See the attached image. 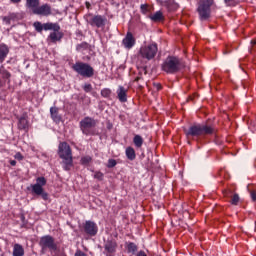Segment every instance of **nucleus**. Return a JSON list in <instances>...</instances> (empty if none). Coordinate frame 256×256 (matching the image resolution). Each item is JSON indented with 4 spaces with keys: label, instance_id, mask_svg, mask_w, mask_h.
Wrapping results in <instances>:
<instances>
[{
    "label": "nucleus",
    "instance_id": "4be33fe9",
    "mask_svg": "<svg viewBox=\"0 0 256 256\" xmlns=\"http://www.w3.org/2000/svg\"><path fill=\"white\" fill-rule=\"evenodd\" d=\"M40 5L39 0H26L27 9H31L32 13H34L35 9Z\"/></svg>",
    "mask_w": 256,
    "mask_h": 256
},
{
    "label": "nucleus",
    "instance_id": "7ed1b4c3",
    "mask_svg": "<svg viewBox=\"0 0 256 256\" xmlns=\"http://www.w3.org/2000/svg\"><path fill=\"white\" fill-rule=\"evenodd\" d=\"M58 155L62 159L64 171H71V167H73V152L67 142H61L59 144Z\"/></svg>",
    "mask_w": 256,
    "mask_h": 256
},
{
    "label": "nucleus",
    "instance_id": "c85d7f7f",
    "mask_svg": "<svg viewBox=\"0 0 256 256\" xmlns=\"http://www.w3.org/2000/svg\"><path fill=\"white\" fill-rule=\"evenodd\" d=\"M33 27L35 29V31H37V33H43V24L39 21H36L33 23Z\"/></svg>",
    "mask_w": 256,
    "mask_h": 256
},
{
    "label": "nucleus",
    "instance_id": "cd10ccee",
    "mask_svg": "<svg viewBox=\"0 0 256 256\" xmlns=\"http://www.w3.org/2000/svg\"><path fill=\"white\" fill-rule=\"evenodd\" d=\"M137 249H138V247H137V245L135 243L129 242L127 244V251H128V253L135 254V253H137Z\"/></svg>",
    "mask_w": 256,
    "mask_h": 256
},
{
    "label": "nucleus",
    "instance_id": "58836bf2",
    "mask_svg": "<svg viewBox=\"0 0 256 256\" xmlns=\"http://www.w3.org/2000/svg\"><path fill=\"white\" fill-rule=\"evenodd\" d=\"M224 3L227 7H233V5H235V0H224Z\"/></svg>",
    "mask_w": 256,
    "mask_h": 256
},
{
    "label": "nucleus",
    "instance_id": "de8ad7c7",
    "mask_svg": "<svg viewBox=\"0 0 256 256\" xmlns=\"http://www.w3.org/2000/svg\"><path fill=\"white\" fill-rule=\"evenodd\" d=\"M10 165H11L12 167H15V165H17V161H15V160H10Z\"/></svg>",
    "mask_w": 256,
    "mask_h": 256
},
{
    "label": "nucleus",
    "instance_id": "37998d69",
    "mask_svg": "<svg viewBox=\"0 0 256 256\" xmlns=\"http://www.w3.org/2000/svg\"><path fill=\"white\" fill-rule=\"evenodd\" d=\"M250 195H251L252 201H256V191L255 190L251 191Z\"/></svg>",
    "mask_w": 256,
    "mask_h": 256
},
{
    "label": "nucleus",
    "instance_id": "e433bc0d",
    "mask_svg": "<svg viewBox=\"0 0 256 256\" xmlns=\"http://www.w3.org/2000/svg\"><path fill=\"white\" fill-rule=\"evenodd\" d=\"M83 89H84L85 93H91L93 91V86L91 84H85L83 86Z\"/></svg>",
    "mask_w": 256,
    "mask_h": 256
},
{
    "label": "nucleus",
    "instance_id": "ea45409f",
    "mask_svg": "<svg viewBox=\"0 0 256 256\" xmlns=\"http://www.w3.org/2000/svg\"><path fill=\"white\" fill-rule=\"evenodd\" d=\"M14 158L17 159L18 161H23V154H21V152H17L14 155Z\"/></svg>",
    "mask_w": 256,
    "mask_h": 256
},
{
    "label": "nucleus",
    "instance_id": "2f4dec72",
    "mask_svg": "<svg viewBox=\"0 0 256 256\" xmlns=\"http://www.w3.org/2000/svg\"><path fill=\"white\" fill-rule=\"evenodd\" d=\"M104 177H105V174H103V172L101 171H96L94 173V179H97V181H103Z\"/></svg>",
    "mask_w": 256,
    "mask_h": 256
},
{
    "label": "nucleus",
    "instance_id": "6ab92c4d",
    "mask_svg": "<svg viewBox=\"0 0 256 256\" xmlns=\"http://www.w3.org/2000/svg\"><path fill=\"white\" fill-rule=\"evenodd\" d=\"M64 35L65 34L63 32H51L48 39H50L52 43H57V41H61V39H63Z\"/></svg>",
    "mask_w": 256,
    "mask_h": 256
},
{
    "label": "nucleus",
    "instance_id": "0eeeda50",
    "mask_svg": "<svg viewBox=\"0 0 256 256\" xmlns=\"http://www.w3.org/2000/svg\"><path fill=\"white\" fill-rule=\"evenodd\" d=\"M79 125L83 135H95V130L93 129L97 127V120L94 118L86 116L80 121Z\"/></svg>",
    "mask_w": 256,
    "mask_h": 256
},
{
    "label": "nucleus",
    "instance_id": "bb28decb",
    "mask_svg": "<svg viewBox=\"0 0 256 256\" xmlns=\"http://www.w3.org/2000/svg\"><path fill=\"white\" fill-rule=\"evenodd\" d=\"M140 11L143 15H148V17H149V15H151V11H152L151 6H149L148 4H142L140 6Z\"/></svg>",
    "mask_w": 256,
    "mask_h": 256
},
{
    "label": "nucleus",
    "instance_id": "c9c22d12",
    "mask_svg": "<svg viewBox=\"0 0 256 256\" xmlns=\"http://www.w3.org/2000/svg\"><path fill=\"white\" fill-rule=\"evenodd\" d=\"M117 165V160L115 159H109L107 163L108 169H113Z\"/></svg>",
    "mask_w": 256,
    "mask_h": 256
},
{
    "label": "nucleus",
    "instance_id": "f704fd0d",
    "mask_svg": "<svg viewBox=\"0 0 256 256\" xmlns=\"http://www.w3.org/2000/svg\"><path fill=\"white\" fill-rule=\"evenodd\" d=\"M51 31H53V33H59L61 32V26L58 23H52Z\"/></svg>",
    "mask_w": 256,
    "mask_h": 256
},
{
    "label": "nucleus",
    "instance_id": "a19ab883",
    "mask_svg": "<svg viewBox=\"0 0 256 256\" xmlns=\"http://www.w3.org/2000/svg\"><path fill=\"white\" fill-rule=\"evenodd\" d=\"M154 88L156 91H161L163 89V86L160 83H154Z\"/></svg>",
    "mask_w": 256,
    "mask_h": 256
},
{
    "label": "nucleus",
    "instance_id": "1a4fd4ad",
    "mask_svg": "<svg viewBox=\"0 0 256 256\" xmlns=\"http://www.w3.org/2000/svg\"><path fill=\"white\" fill-rule=\"evenodd\" d=\"M39 246L41 247V253H45L47 249H49V251H57L55 238L51 235L42 236L39 241Z\"/></svg>",
    "mask_w": 256,
    "mask_h": 256
},
{
    "label": "nucleus",
    "instance_id": "9d476101",
    "mask_svg": "<svg viewBox=\"0 0 256 256\" xmlns=\"http://www.w3.org/2000/svg\"><path fill=\"white\" fill-rule=\"evenodd\" d=\"M88 23L91 27H96L97 29H104L106 23H107V18H105L102 15H89L88 16Z\"/></svg>",
    "mask_w": 256,
    "mask_h": 256
},
{
    "label": "nucleus",
    "instance_id": "a18cd8bd",
    "mask_svg": "<svg viewBox=\"0 0 256 256\" xmlns=\"http://www.w3.org/2000/svg\"><path fill=\"white\" fill-rule=\"evenodd\" d=\"M136 256H147V254L145 253V251L141 250L136 254Z\"/></svg>",
    "mask_w": 256,
    "mask_h": 256
},
{
    "label": "nucleus",
    "instance_id": "c756f323",
    "mask_svg": "<svg viewBox=\"0 0 256 256\" xmlns=\"http://www.w3.org/2000/svg\"><path fill=\"white\" fill-rule=\"evenodd\" d=\"M92 161H93V157L91 156H83L80 159L81 165H89V163H92Z\"/></svg>",
    "mask_w": 256,
    "mask_h": 256
},
{
    "label": "nucleus",
    "instance_id": "49530a36",
    "mask_svg": "<svg viewBox=\"0 0 256 256\" xmlns=\"http://www.w3.org/2000/svg\"><path fill=\"white\" fill-rule=\"evenodd\" d=\"M11 3H13V5H19V3H21V0H10Z\"/></svg>",
    "mask_w": 256,
    "mask_h": 256
},
{
    "label": "nucleus",
    "instance_id": "7c9ffc66",
    "mask_svg": "<svg viewBox=\"0 0 256 256\" xmlns=\"http://www.w3.org/2000/svg\"><path fill=\"white\" fill-rule=\"evenodd\" d=\"M111 89L109 88H104L101 90V96L104 97L105 99H109L111 97Z\"/></svg>",
    "mask_w": 256,
    "mask_h": 256
},
{
    "label": "nucleus",
    "instance_id": "c03bdc74",
    "mask_svg": "<svg viewBox=\"0 0 256 256\" xmlns=\"http://www.w3.org/2000/svg\"><path fill=\"white\" fill-rule=\"evenodd\" d=\"M233 192L231 190H225L224 191V196L225 197H230V195L232 194Z\"/></svg>",
    "mask_w": 256,
    "mask_h": 256
},
{
    "label": "nucleus",
    "instance_id": "b1692460",
    "mask_svg": "<svg viewBox=\"0 0 256 256\" xmlns=\"http://www.w3.org/2000/svg\"><path fill=\"white\" fill-rule=\"evenodd\" d=\"M15 19H17V14L10 13L7 16H4L2 21L5 23V25H11V21H15Z\"/></svg>",
    "mask_w": 256,
    "mask_h": 256
},
{
    "label": "nucleus",
    "instance_id": "ddd939ff",
    "mask_svg": "<svg viewBox=\"0 0 256 256\" xmlns=\"http://www.w3.org/2000/svg\"><path fill=\"white\" fill-rule=\"evenodd\" d=\"M51 5L50 4H43L38 6L37 9L34 10V15H41L42 17H49L52 15Z\"/></svg>",
    "mask_w": 256,
    "mask_h": 256
},
{
    "label": "nucleus",
    "instance_id": "f8f14e48",
    "mask_svg": "<svg viewBox=\"0 0 256 256\" xmlns=\"http://www.w3.org/2000/svg\"><path fill=\"white\" fill-rule=\"evenodd\" d=\"M84 232L86 235H90V237H95L99 231V227H97V224L91 220H88L84 223Z\"/></svg>",
    "mask_w": 256,
    "mask_h": 256
},
{
    "label": "nucleus",
    "instance_id": "72a5a7b5",
    "mask_svg": "<svg viewBox=\"0 0 256 256\" xmlns=\"http://www.w3.org/2000/svg\"><path fill=\"white\" fill-rule=\"evenodd\" d=\"M88 44L87 42H82L81 44H78L76 46V51H85V49H87Z\"/></svg>",
    "mask_w": 256,
    "mask_h": 256
},
{
    "label": "nucleus",
    "instance_id": "5701e85b",
    "mask_svg": "<svg viewBox=\"0 0 256 256\" xmlns=\"http://www.w3.org/2000/svg\"><path fill=\"white\" fill-rule=\"evenodd\" d=\"M25 255V249L21 244H15L13 248V256H23Z\"/></svg>",
    "mask_w": 256,
    "mask_h": 256
},
{
    "label": "nucleus",
    "instance_id": "473e14b6",
    "mask_svg": "<svg viewBox=\"0 0 256 256\" xmlns=\"http://www.w3.org/2000/svg\"><path fill=\"white\" fill-rule=\"evenodd\" d=\"M239 201H240L239 194H234L232 196L230 203L231 205H239Z\"/></svg>",
    "mask_w": 256,
    "mask_h": 256
},
{
    "label": "nucleus",
    "instance_id": "09e8293b",
    "mask_svg": "<svg viewBox=\"0 0 256 256\" xmlns=\"http://www.w3.org/2000/svg\"><path fill=\"white\" fill-rule=\"evenodd\" d=\"M140 79H141V77H136V78H135V81H136V82H139Z\"/></svg>",
    "mask_w": 256,
    "mask_h": 256
},
{
    "label": "nucleus",
    "instance_id": "2eb2a0df",
    "mask_svg": "<svg viewBox=\"0 0 256 256\" xmlns=\"http://www.w3.org/2000/svg\"><path fill=\"white\" fill-rule=\"evenodd\" d=\"M117 96L120 103H127V89H125V87H118Z\"/></svg>",
    "mask_w": 256,
    "mask_h": 256
},
{
    "label": "nucleus",
    "instance_id": "9b49d317",
    "mask_svg": "<svg viewBox=\"0 0 256 256\" xmlns=\"http://www.w3.org/2000/svg\"><path fill=\"white\" fill-rule=\"evenodd\" d=\"M117 241L115 239H108L104 242V253L106 256H114L117 253Z\"/></svg>",
    "mask_w": 256,
    "mask_h": 256
},
{
    "label": "nucleus",
    "instance_id": "79ce46f5",
    "mask_svg": "<svg viewBox=\"0 0 256 256\" xmlns=\"http://www.w3.org/2000/svg\"><path fill=\"white\" fill-rule=\"evenodd\" d=\"M74 256H87V254H85V252L81 251V250H77L74 254Z\"/></svg>",
    "mask_w": 256,
    "mask_h": 256
},
{
    "label": "nucleus",
    "instance_id": "423d86ee",
    "mask_svg": "<svg viewBox=\"0 0 256 256\" xmlns=\"http://www.w3.org/2000/svg\"><path fill=\"white\" fill-rule=\"evenodd\" d=\"M159 52V47L157 46V43H151L145 46H142L139 49L138 57L141 59H145L146 61H152V59H155L157 56V53Z\"/></svg>",
    "mask_w": 256,
    "mask_h": 256
},
{
    "label": "nucleus",
    "instance_id": "39448f33",
    "mask_svg": "<svg viewBox=\"0 0 256 256\" xmlns=\"http://www.w3.org/2000/svg\"><path fill=\"white\" fill-rule=\"evenodd\" d=\"M215 1L213 0H200L198 3L197 12L199 14L200 21H209L211 19V7Z\"/></svg>",
    "mask_w": 256,
    "mask_h": 256
},
{
    "label": "nucleus",
    "instance_id": "f03ea898",
    "mask_svg": "<svg viewBox=\"0 0 256 256\" xmlns=\"http://www.w3.org/2000/svg\"><path fill=\"white\" fill-rule=\"evenodd\" d=\"M186 137H205V135H213L215 128L207 124H193L189 129H184Z\"/></svg>",
    "mask_w": 256,
    "mask_h": 256
},
{
    "label": "nucleus",
    "instance_id": "4468645a",
    "mask_svg": "<svg viewBox=\"0 0 256 256\" xmlns=\"http://www.w3.org/2000/svg\"><path fill=\"white\" fill-rule=\"evenodd\" d=\"M122 45H124L125 49H132L135 46L133 33L127 32L125 38L122 40Z\"/></svg>",
    "mask_w": 256,
    "mask_h": 256
},
{
    "label": "nucleus",
    "instance_id": "dca6fc26",
    "mask_svg": "<svg viewBox=\"0 0 256 256\" xmlns=\"http://www.w3.org/2000/svg\"><path fill=\"white\" fill-rule=\"evenodd\" d=\"M18 129L20 131H29V120H27V117L22 116L19 118Z\"/></svg>",
    "mask_w": 256,
    "mask_h": 256
},
{
    "label": "nucleus",
    "instance_id": "a878e982",
    "mask_svg": "<svg viewBox=\"0 0 256 256\" xmlns=\"http://www.w3.org/2000/svg\"><path fill=\"white\" fill-rule=\"evenodd\" d=\"M133 143L137 149H141L143 147V137L141 135H135L133 138Z\"/></svg>",
    "mask_w": 256,
    "mask_h": 256
},
{
    "label": "nucleus",
    "instance_id": "6e6552de",
    "mask_svg": "<svg viewBox=\"0 0 256 256\" xmlns=\"http://www.w3.org/2000/svg\"><path fill=\"white\" fill-rule=\"evenodd\" d=\"M47 185V179L43 176L36 178V183L31 185L32 193L40 195L44 201L49 199V194L45 192L43 187Z\"/></svg>",
    "mask_w": 256,
    "mask_h": 256
},
{
    "label": "nucleus",
    "instance_id": "20e7f679",
    "mask_svg": "<svg viewBox=\"0 0 256 256\" xmlns=\"http://www.w3.org/2000/svg\"><path fill=\"white\" fill-rule=\"evenodd\" d=\"M73 71L83 77L84 79H91V77H95V68L91 66L89 63H85L82 61H77L72 65Z\"/></svg>",
    "mask_w": 256,
    "mask_h": 256
},
{
    "label": "nucleus",
    "instance_id": "a211bd4d",
    "mask_svg": "<svg viewBox=\"0 0 256 256\" xmlns=\"http://www.w3.org/2000/svg\"><path fill=\"white\" fill-rule=\"evenodd\" d=\"M50 115L52 117V120L55 123H61V115H59V108L51 107L50 108Z\"/></svg>",
    "mask_w": 256,
    "mask_h": 256
},
{
    "label": "nucleus",
    "instance_id": "4c0bfd02",
    "mask_svg": "<svg viewBox=\"0 0 256 256\" xmlns=\"http://www.w3.org/2000/svg\"><path fill=\"white\" fill-rule=\"evenodd\" d=\"M52 24H53V22L44 23L43 24L44 31H51Z\"/></svg>",
    "mask_w": 256,
    "mask_h": 256
},
{
    "label": "nucleus",
    "instance_id": "f3484780",
    "mask_svg": "<svg viewBox=\"0 0 256 256\" xmlns=\"http://www.w3.org/2000/svg\"><path fill=\"white\" fill-rule=\"evenodd\" d=\"M9 55V46L6 44H0V63H3Z\"/></svg>",
    "mask_w": 256,
    "mask_h": 256
},
{
    "label": "nucleus",
    "instance_id": "f257e3e1",
    "mask_svg": "<svg viewBox=\"0 0 256 256\" xmlns=\"http://www.w3.org/2000/svg\"><path fill=\"white\" fill-rule=\"evenodd\" d=\"M183 69V60L179 56L169 55L161 64V70L168 75H175Z\"/></svg>",
    "mask_w": 256,
    "mask_h": 256
},
{
    "label": "nucleus",
    "instance_id": "412c9836",
    "mask_svg": "<svg viewBox=\"0 0 256 256\" xmlns=\"http://www.w3.org/2000/svg\"><path fill=\"white\" fill-rule=\"evenodd\" d=\"M0 78L3 79V81H8V83L11 81V73L7 71L4 66L0 67Z\"/></svg>",
    "mask_w": 256,
    "mask_h": 256
},
{
    "label": "nucleus",
    "instance_id": "aec40b11",
    "mask_svg": "<svg viewBox=\"0 0 256 256\" xmlns=\"http://www.w3.org/2000/svg\"><path fill=\"white\" fill-rule=\"evenodd\" d=\"M125 153H126L127 159H129V161H135V159L137 158V154L135 153V148H133L131 146L126 148Z\"/></svg>",
    "mask_w": 256,
    "mask_h": 256
},
{
    "label": "nucleus",
    "instance_id": "393cba45",
    "mask_svg": "<svg viewBox=\"0 0 256 256\" xmlns=\"http://www.w3.org/2000/svg\"><path fill=\"white\" fill-rule=\"evenodd\" d=\"M149 18L151 19V21H154L155 23H157L159 21H162V19H163V12L162 11H157L153 15L150 14Z\"/></svg>",
    "mask_w": 256,
    "mask_h": 256
}]
</instances>
